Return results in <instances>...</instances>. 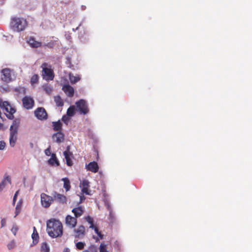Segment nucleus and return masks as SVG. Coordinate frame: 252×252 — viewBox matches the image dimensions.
<instances>
[{
  "label": "nucleus",
  "instance_id": "nucleus-45",
  "mask_svg": "<svg viewBox=\"0 0 252 252\" xmlns=\"http://www.w3.org/2000/svg\"><path fill=\"white\" fill-rule=\"evenodd\" d=\"M80 203L82 202L83 200L85 199V197L84 195L80 196Z\"/></svg>",
  "mask_w": 252,
  "mask_h": 252
},
{
  "label": "nucleus",
  "instance_id": "nucleus-26",
  "mask_svg": "<svg viewBox=\"0 0 252 252\" xmlns=\"http://www.w3.org/2000/svg\"><path fill=\"white\" fill-rule=\"evenodd\" d=\"M63 182V188L65 189L66 191H68L70 189V181L67 178H63L62 179Z\"/></svg>",
  "mask_w": 252,
  "mask_h": 252
},
{
  "label": "nucleus",
  "instance_id": "nucleus-48",
  "mask_svg": "<svg viewBox=\"0 0 252 252\" xmlns=\"http://www.w3.org/2000/svg\"><path fill=\"white\" fill-rule=\"evenodd\" d=\"M11 231H12V232L14 233V235L16 234V229H15V230H14V228H13L12 229H11Z\"/></svg>",
  "mask_w": 252,
  "mask_h": 252
},
{
  "label": "nucleus",
  "instance_id": "nucleus-10",
  "mask_svg": "<svg viewBox=\"0 0 252 252\" xmlns=\"http://www.w3.org/2000/svg\"><path fill=\"white\" fill-rule=\"evenodd\" d=\"M54 201L61 204H64L66 203V197L62 194L58 193L57 191H53L52 193Z\"/></svg>",
  "mask_w": 252,
  "mask_h": 252
},
{
  "label": "nucleus",
  "instance_id": "nucleus-28",
  "mask_svg": "<svg viewBox=\"0 0 252 252\" xmlns=\"http://www.w3.org/2000/svg\"><path fill=\"white\" fill-rule=\"evenodd\" d=\"M50 247L46 242H43L41 244L40 252H50Z\"/></svg>",
  "mask_w": 252,
  "mask_h": 252
},
{
  "label": "nucleus",
  "instance_id": "nucleus-14",
  "mask_svg": "<svg viewBox=\"0 0 252 252\" xmlns=\"http://www.w3.org/2000/svg\"><path fill=\"white\" fill-rule=\"evenodd\" d=\"M63 155L66 160V164L69 166H72L73 162L71 159V157L72 156V154L70 152L69 147L67 148L66 150L64 151Z\"/></svg>",
  "mask_w": 252,
  "mask_h": 252
},
{
  "label": "nucleus",
  "instance_id": "nucleus-36",
  "mask_svg": "<svg viewBox=\"0 0 252 252\" xmlns=\"http://www.w3.org/2000/svg\"><path fill=\"white\" fill-rule=\"evenodd\" d=\"M85 244L82 242H79L76 244V247L79 250H82L84 248Z\"/></svg>",
  "mask_w": 252,
  "mask_h": 252
},
{
  "label": "nucleus",
  "instance_id": "nucleus-12",
  "mask_svg": "<svg viewBox=\"0 0 252 252\" xmlns=\"http://www.w3.org/2000/svg\"><path fill=\"white\" fill-rule=\"evenodd\" d=\"M65 223L69 228H74L77 224L76 218L70 215H67L65 218Z\"/></svg>",
  "mask_w": 252,
  "mask_h": 252
},
{
  "label": "nucleus",
  "instance_id": "nucleus-20",
  "mask_svg": "<svg viewBox=\"0 0 252 252\" xmlns=\"http://www.w3.org/2000/svg\"><path fill=\"white\" fill-rule=\"evenodd\" d=\"M72 212L74 214L76 218L81 217L84 213V210L82 207H78L73 208Z\"/></svg>",
  "mask_w": 252,
  "mask_h": 252
},
{
  "label": "nucleus",
  "instance_id": "nucleus-38",
  "mask_svg": "<svg viewBox=\"0 0 252 252\" xmlns=\"http://www.w3.org/2000/svg\"><path fill=\"white\" fill-rule=\"evenodd\" d=\"M8 250H12L15 247V242L14 241H11L7 245Z\"/></svg>",
  "mask_w": 252,
  "mask_h": 252
},
{
  "label": "nucleus",
  "instance_id": "nucleus-8",
  "mask_svg": "<svg viewBox=\"0 0 252 252\" xmlns=\"http://www.w3.org/2000/svg\"><path fill=\"white\" fill-rule=\"evenodd\" d=\"M23 107L26 109H31L34 104V101L32 97L29 96H25L22 98Z\"/></svg>",
  "mask_w": 252,
  "mask_h": 252
},
{
  "label": "nucleus",
  "instance_id": "nucleus-18",
  "mask_svg": "<svg viewBox=\"0 0 252 252\" xmlns=\"http://www.w3.org/2000/svg\"><path fill=\"white\" fill-rule=\"evenodd\" d=\"M63 90L69 97H72L74 95V91L72 87L69 85H65L63 87Z\"/></svg>",
  "mask_w": 252,
  "mask_h": 252
},
{
  "label": "nucleus",
  "instance_id": "nucleus-42",
  "mask_svg": "<svg viewBox=\"0 0 252 252\" xmlns=\"http://www.w3.org/2000/svg\"><path fill=\"white\" fill-rule=\"evenodd\" d=\"M62 120L64 123H67L69 121V118H68V116H63L62 117Z\"/></svg>",
  "mask_w": 252,
  "mask_h": 252
},
{
  "label": "nucleus",
  "instance_id": "nucleus-3",
  "mask_svg": "<svg viewBox=\"0 0 252 252\" xmlns=\"http://www.w3.org/2000/svg\"><path fill=\"white\" fill-rule=\"evenodd\" d=\"M28 25L26 19L24 18H20L13 16L11 18L10 26L14 32H20L25 30Z\"/></svg>",
  "mask_w": 252,
  "mask_h": 252
},
{
  "label": "nucleus",
  "instance_id": "nucleus-23",
  "mask_svg": "<svg viewBox=\"0 0 252 252\" xmlns=\"http://www.w3.org/2000/svg\"><path fill=\"white\" fill-rule=\"evenodd\" d=\"M52 124L54 130L58 132L61 131L62 130V124L60 121H58L57 122H53Z\"/></svg>",
  "mask_w": 252,
  "mask_h": 252
},
{
  "label": "nucleus",
  "instance_id": "nucleus-7",
  "mask_svg": "<svg viewBox=\"0 0 252 252\" xmlns=\"http://www.w3.org/2000/svg\"><path fill=\"white\" fill-rule=\"evenodd\" d=\"M12 70L8 68H5L1 70V79L4 82L9 83L12 80Z\"/></svg>",
  "mask_w": 252,
  "mask_h": 252
},
{
  "label": "nucleus",
  "instance_id": "nucleus-4",
  "mask_svg": "<svg viewBox=\"0 0 252 252\" xmlns=\"http://www.w3.org/2000/svg\"><path fill=\"white\" fill-rule=\"evenodd\" d=\"M42 76L44 79L47 81L53 80L54 78V73L51 66L46 63L42 64Z\"/></svg>",
  "mask_w": 252,
  "mask_h": 252
},
{
  "label": "nucleus",
  "instance_id": "nucleus-37",
  "mask_svg": "<svg viewBox=\"0 0 252 252\" xmlns=\"http://www.w3.org/2000/svg\"><path fill=\"white\" fill-rule=\"evenodd\" d=\"M43 89L48 94H50L52 91L51 87L48 85L43 86Z\"/></svg>",
  "mask_w": 252,
  "mask_h": 252
},
{
  "label": "nucleus",
  "instance_id": "nucleus-49",
  "mask_svg": "<svg viewBox=\"0 0 252 252\" xmlns=\"http://www.w3.org/2000/svg\"><path fill=\"white\" fill-rule=\"evenodd\" d=\"M31 146L32 147H33V144L32 143H31Z\"/></svg>",
  "mask_w": 252,
  "mask_h": 252
},
{
  "label": "nucleus",
  "instance_id": "nucleus-30",
  "mask_svg": "<svg viewBox=\"0 0 252 252\" xmlns=\"http://www.w3.org/2000/svg\"><path fill=\"white\" fill-rule=\"evenodd\" d=\"M54 100L57 106H63V102L60 96H55Z\"/></svg>",
  "mask_w": 252,
  "mask_h": 252
},
{
  "label": "nucleus",
  "instance_id": "nucleus-24",
  "mask_svg": "<svg viewBox=\"0 0 252 252\" xmlns=\"http://www.w3.org/2000/svg\"><path fill=\"white\" fill-rule=\"evenodd\" d=\"M13 90L16 93L17 95H24L26 94V88L22 86L16 87Z\"/></svg>",
  "mask_w": 252,
  "mask_h": 252
},
{
  "label": "nucleus",
  "instance_id": "nucleus-47",
  "mask_svg": "<svg viewBox=\"0 0 252 252\" xmlns=\"http://www.w3.org/2000/svg\"><path fill=\"white\" fill-rule=\"evenodd\" d=\"M63 252H70V250L68 248H65L64 249Z\"/></svg>",
  "mask_w": 252,
  "mask_h": 252
},
{
  "label": "nucleus",
  "instance_id": "nucleus-33",
  "mask_svg": "<svg viewBox=\"0 0 252 252\" xmlns=\"http://www.w3.org/2000/svg\"><path fill=\"white\" fill-rule=\"evenodd\" d=\"M39 77L37 74H34L31 78V83L32 85L37 84L38 82Z\"/></svg>",
  "mask_w": 252,
  "mask_h": 252
},
{
  "label": "nucleus",
  "instance_id": "nucleus-21",
  "mask_svg": "<svg viewBox=\"0 0 252 252\" xmlns=\"http://www.w3.org/2000/svg\"><path fill=\"white\" fill-rule=\"evenodd\" d=\"M48 163L51 165L59 166V161L57 158L55 154H52L51 158L48 160Z\"/></svg>",
  "mask_w": 252,
  "mask_h": 252
},
{
  "label": "nucleus",
  "instance_id": "nucleus-6",
  "mask_svg": "<svg viewBox=\"0 0 252 252\" xmlns=\"http://www.w3.org/2000/svg\"><path fill=\"white\" fill-rule=\"evenodd\" d=\"M40 197L41 205L45 208H49L54 201L52 196H49L45 193H42Z\"/></svg>",
  "mask_w": 252,
  "mask_h": 252
},
{
  "label": "nucleus",
  "instance_id": "nucleus-15",
  "mask_svg": "<svg viewBox=\"0 0 252 252\" xmlns=\"http://www.w3.org/2000/svg\"><path fill=\"white\" fill-rule=\"evenodd\" d=\"M81 187L82 188V191L83 193L89 195L90 194V190H89L90 183L87 180H84L81 183Z\"/></svg>",
  "mask_w": 252,
  "mask_h": 252
},
{
  "label": "nucleus",
  "instance_id": "nucleus-43",
  "mask_svg": "<svg viewBox=\"0 0 252 252\" xmlns=\"http://www.w3.org/2000/svg\"><path fill=\"white\" fill-rule=\"evenodd\" d=\"M6 222V221L5 219H3L1 220V227H3L5 225Z\"/></svg>",
  "mask_w": 252,
  "mask_h": 252
},
{
  "label": "nucleus",
  "instance_id": "nucleus-46",
  "mask_svg": "<svg viewBox=\"0 0 252 252\" xmlns=\"http://www.w3.org/2000/svg\"><path fill=\"white\" fill-rule=\"evenodd\" d=\"M98 236L100 237V239H103V235L101 234V232H100L99 233H98Z\"/></svg>",
  "mask_w": 252,
  "mask_h": 252
},
{
  "label": "nucleus",
  "instance_id": "nucleus-44",
  "mask_svg": "<svg viewBox=\"0 0 252 252\" xmlns=\"http://www.w3.org/2000/svg\"><path fill=\"white\" fill-rule=\"evenodd\" d=\"M93 228H94L95 232L97 234H98V233H99L100 232L99 231L98 229V228L97 227H95V226H94Z\"/></svg>",
  "mask_w": 252,
  "mask_h": 252
},
{
  "label": "nucleus",
  "instance_id": "nucleus-16",
  "mask_svg": "<svg viewBox=\"0 0 252 252\" xmlns=\"http://www.w3.org/2000/svg\"><path fill=\"white\" fill-rule=\"evenodd\" d=\"M52 139L55 142L60 143L64 141V135L61 131L57 132L53 135Z\"/></svg>",
  "mask_w": 252,
  "mask_h": 252
},
{
  "label": "nucleus",
  "instance_id": "nucleus-2",
  "mask_svg": "<svg viewBox=\"0 0 252 252\" xmlns=\"http://www.w3.org/2000/svg\"><path fill=\"white\" fill-rule=\"evenodd\" d=\"M20 126V121L15 120L12 122L9 128V142L11 147H14L18 139V131Z\"/></svg>",
  "mask_w": 252,
  "mask_h": 252
},
{
  "label": "nucleus",
  "instance_id": "nucleus-19",
  "mask_svg": "<svg viewBox=\"0 0 252 252\" xmlns=\"http://www.w3.org/2000/svg\"><path fill=\"white\" fill-rule=\"evenodd\" d=\"M28 44L32 48H38L42 46V43L41 42L36 41L35 38L33 37H30L28 41Z\"/></svg>",
  "mask_w": 252,
  "mask_h": 252
},
{
  "label": "nucleus",
  "instance_id": "nucleus-17",
  "mask_svg": "<svg viewBox=\"0 0 252 252\" xmlns=\"http://www.w3.org/2000/svg\"><path fill=\"white\" fill-rule=\"evenodd\" d=\"M74 232L75 238L82 237L85 234V228L82 225H80L77 229H74Z\"/></svg>",
  "mask_w": 252,
  "mask_h": 252
},
{
  "label": "nucleus",
  "instance_id": "nucleus-25",
  "mask_svg": "<svg viewBox=\"0 0 252 252\" xmlns=\"http://www.w3.org/2000/svg\"><path fill=\"white\" fill-rule=\"evenodd\" d=\"M32 237L33 240V244L36 245L38 241L39 236L36 228L34 226L33 227V231L32 235Z\"/></svg>",
  "mask_w": 252,
  "mask_h": 252
},
{
  "label": "nucleus",
  "instance_id": "nucleus-32",
  "mask_svg": "<svg viewBox=\"0 0 252 252\" xmlns=\"http://www.w3.org/2000/svg\"><path fill=\"white\" fill-rule=\"evenodd\" d=\"M75 106H70L67 110L66 114L69 117H72L74 115Z\"/></svg>",
  "mask_w": 252,
  "mask_h": 252
},
{
  "label": "nucleus",
  "instance_id": "nucleus-9",
  "mask_svg": "<svg viewBox=\"0 0 252 252\" xmlns=\"http://www.w3.org/2000/svg\"><path fill=\"white\" fill-rule=\"evenodd\" d=\"M34 115L40 120H45L47 119L48 115L45 109L43 107H38L34 111Z\"/></svg>",
  "mask_w": 252,
  "mask_h": 252
},
{
  "label": "nucleus",
  "instance_id": "nucleus-27",
  "mask_svg": "<svg viewBox=\"0 0 252 252\" xmlns=\"http://www.w3.org/2000/svg\"><path fill=\"white\" fill-rule=\"evenodd\" d=\"M11 184V180L9 176L6 177L0 183V192L1 191L5 188L6 183Z\"/></svg>",
  "mask_w": 252,
  "mask_h": 252
},
{
  "label": "nucleus",
  "instance_id": "nucleus-1",
  "mask_svg": "<svg viewBox=\"0 0 252 252\" xmlns=\"http://www.w3.org/2000/svg\"><path fill=\"white\" fill-rule=\"evenodd\" d=\"M46 224V231L51 237L57 238L62 236L63 228L60 221L51 219L47 221Z\"/></svg>",
  "mask_w": 252,
  "mask_h": 252
},
{
  "label": "nucleus",
  "instance_id": "nucleus-41",
  "mask_svg": "<svg viewBox=\"0 0 252 252\" xmlns=\"http://www.w3.org/2000/svg\"><path fill=\"white\" fill-rule=\"evenodd\" d=\"M19 190H17L14 195V197H13V204H15V202H16V199H17V197L19 194Z\"/></svg>",
  "mask_w": 252,
  "mask_h": 252
},
{
  "label": "nucleus",
  "instance_id": "nucleus-29",
  "mask_svg": "<svg viewBox=\"0 0 252 252\" xmlns=\"http://www.w3.org/2000/svg\"><path fill=\"white\" fill-rule=\"evenodd\" d=\"M22 201L21 200H20L16 206V208H15V216H14V217H16L21 212V209H22Z\"/></svg>",
  "mask_w": 252,
  "mask_h": 252
},
{
  "label": "nucleus",
  "instance_id": "nucleus-13",
  "mask_svg": "<svg viewBox=\"0 0 252 252\" xmlns=\"http://www.w3.org/2000/svg\"><path fill=\"white\" fill-rule=\"evenodd\" d=\"M86 168L88 171L93 173H96L98 171L99 166L96 162L92 161L86 165Z\"/></svg>",
  "mask_w": 252,
  "mask_h": 252
},
{
  "label": "nucleus",
  "instance_id": "nucleus-22",
  "mask_svg": "<svg viewBox=\"0 0 252 252\" xmlns=\"http://www.w3.org/2000/svg\"><path fill=\"white\" fill-rule=\"evenodd\" d=\"M107 208L109 212V220L110 222L112 223H114L116 220V218L115 217L114 213L113 212L112 207L109 205H107Z\"/></svg>",
  "mask_w": 252,
  "mask_h": 252
},
{
  "label": "nucleus",
  "instance_id": "nucleus-11",
  "mask_svg": "<svg viewBox=\"0 0 252 252\" xmlns=\"http://www.w3.org/2000/svg\"><path fill=\"white\" fill-rule=\"evenodd\" d=\"M3 105L5 108L6 111L8 113L6 115L7 117L9 119L12 120L14 118L13 114L16 112L15 109L7 102H4L3 103Z\"/></svg>",
  "mask_w": 252,
  "mask_h": 252
},
{
  "label": "nucleus",
  "instance_id": "nucleus-34",
  "mask_svg": "<svg viewBox=\"0 0 252 252\" xmlns=\"http://www.w3.org/2000/svg\"><path fill=\"white\" fill-rule=\"evenodd\" d=\"M99 252H108L107 250V245L103 243H101L100 245Z\"/></svg>",
  "mask_w": 252,
  "mask_h": 252
},
{
  "label": "nucleus",
  "instance_id": "nucleus-40",
  "mask_svg": "<svg viewBox=\"0 0 252 252\" xmlns=\"http://www.w3.org/2000/svg\"><path fill=\"white\" fill-rule=\"evenodd\" d=\"M45 154L46 156H51V147L50 146H49L48 148H47L45 150Z\"/></svg>",
  "mask_w": 252,
  "mask_h": 252
},
{
  "label": "nucleus",
  "instance_id": "nucleus-5",
  "mask_svg": "<svg viewBox=\"0 0 252 252\" xmlns=\"http://www.w3.org/2000/svg\"><path fill=\"white\" fill-rule=\"evenodd\" d=\"M76 110L79 111L80 114L86 115L89 112V109L86 101L80 99L76 102Z\"/></svg>",
  "mask_w": 252,
  "mask_h": 252
},
{
  "label": "nucleus",
  "instance_id": "nucleus-31",
  "mask_svg": "<svg viewBox=\"0 0 252 252\" xmlns=\"http://www.w3.org/2000/svg\"><path fill=\"white\" fill-rule=\"evenodd\" d=\"M69 79L70 82L72 84H74L80 80V77L79 76H75L73 74L70 73L69 74Z\"/></svg>",
  "mask_w": 252,
  "mask_h": 252
},
{
  "label": "nucleus",
  "instance_id": "nucleus-39",
  "mask_svg": "<svg viewBox=\"0 0 252 252\" xmlns=\"http://www.w3.org/2000/svg\"><path fill=\"white\" fill-rule=\"evenodd\" d=\"M6 146L5 142L3 141H0V150H3Z\"/></svg>",
  "mask_w": 252,
  "mask_h": 252
},
{
  "label": "nucleus",
  "instance_id": "nucleus-35",
  "mask_svg": "<svg viewBox=\"0 0 252 252\" xmlns=\"http://www.w3.org/2000/svg\"><path fill=\"white\" fill-rule=\"evenodd\" d=\"M86 220L91 224L90 228H93L94 227V221L93 218L90 216L85 218Z\"/></svg>",
  "mask_w": 252,
  "mask_h": 252
}]
</instances>
